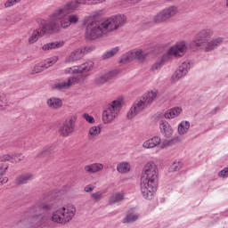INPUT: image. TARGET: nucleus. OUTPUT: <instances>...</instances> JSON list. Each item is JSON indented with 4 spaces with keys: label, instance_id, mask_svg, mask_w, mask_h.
<instances>
[{
    "label": "nucleus",
    "instance_id": "11",
    "mask_svg": "<svg viewBox=\"0 0 228 228\" xmlns=\"http://www.w3.org/2000/svg\"><path fill=\"white\" fill-rule=\"evenodd\" d=\"M176 12L177 8L175 6L167 7L153 16L152 22L154 24H163V22H167L168 19H172V17L175 15Z\"/></svg>",
    "mask_w": 228,
    "mask_h": 228
},
{
    "label": "nucleus",
    "instance_id": "42",
    "mask_svg": "<svg viewBox=\"0 0 228 228\" xmlns=\"http://www.w3.org/2000/svg\"><path fill=\"white\" fill-rule=\"evenodd\" d=\"M21 0H7L4 3V8H11V6H15V4H18Z\"/></svg>",
    "mask_w": 228,
    "mask_h": 228
},
{
    "label": "nucleus",
    "instance_id": "21",
    "mask_svg": "<svg viewBox=\"0 0 228 228\" xmlns=\"http://www.w3.org/2000/svg\"><path fill=\"white\" fill-rule=\"evenodd\" d=\"M214 32L211 28H203L200 32V42H201V47L206 44V42H209V39L211 37H213Z\"/></svg>",
    "mask_w": 228,
    "mask_h": 228
},
{
    "label": "nucleus",
    "instance_id": "15",
    "mask_svg": "<svg viewBox=\"0 0 228 228\" xmlns=\"http://www.w3.org/2000/svg\"><path fill=\"white\" fill-rule=\"evenodd\" d=\"M56 61H58V58H55L53 60L49 59L45 62L37 64L33 67L31 74H38L39 72H43V70H45V69H49V67H51V65H53V63H56Z\"/></svg>",
    "mask_w": 228,
    "mask_h": 228
},
{
    "label": "nucleus",
    "instance_id": "4",
    "mask_svg": "<svg viewBox=\"0 0 228 228\" xmlns=\"http://www.w3.org/2000/svg\"><path fill=\"white\" fill-rule=\"evenodd\" d=\"M158 166L154 162H147L142 170L141 178V191L142 197L151 200L158 190Z\"/></svg>",
    "mask_w": 228,
    "mask_h": 228
},
{
    "label": "nucleus",
    "instance_id": "14",
    "mask_svg": "<svg viewBox=\"0 0 228 228\" xmlns=\"http://www.w3.org/2000/svg\"><path fill=\"white\" fill-rule=\"evenodd\" d=\"M222 44H224V37H216L212 41L208 42L206 45H202V49L205 51V53H209L211 51H215V49L217 47H220Z\"/></svg>",
    "mask_w": 228,
    "mask_h": 228
},
{
    "label": "nucleus",
    "instance_id": "28",
    "mask_svg": "<svg viewBox=\"0 0 228 228\" xmlns=\"http://www.w3.org/2000/svg\"><path fill=\"white\" fill-rule=\"evenodd\" d=\"M121 200H124V193L117 192L109 198V204H117V202H120Z\"/></svg>",
    "mask_w": 228,
    "mask_h": 228
},
{
    "label": "nucleus",
    "instance_id": "18",
    "mask_svg": "<svg viewBox=\"0 0 228 228\" xmlns=\"http://www.w3.org/2000/svg\"><path fill=\"white\" fill-rule=\"evenodd\" d=\"M104 165L102 163H93L85 166L84 170L86 172V174H97V172H101V170H103Z\"/></svg>",
    "mask_w": 228,
    "mask_h": 228
},
{
    "label": "nucleus",
    "instance_id": "17",
    "mask_svg": "<svg viewBox=\"0 0 228 228\" xmlns=\"http://www.w3.org/2000/svg\"><path fill=\"white\" fill-rule=\"evenodd\" d=\"M159 129L162 134L166 136V138H170L174 133V129H172V126L168 122L160 120L159 122Z\"/></svg>",
    "mask_w": 228,
    "mask_h": 228
},
{
    "label": "nucleus",
    "instance_id": "10",
    "mask_svg": "<svg viewBox=\"0 0 228 228\" xmlns=\"http://www.w3.org/2000/svg\"><path fill=\"white\" fill-rule=\"evenodd\" d=\"M77 120V117L70 116L66 118L63 123L59 126L58 133L61 138H69V136H72L76 132V122Z\"/></svg>",
    "mask_w": 228,
    "mask_h": 228
},
{
    "label": "nucleus",
    "instance_id": "44",
    "mask_svg": "<svg viewBox=\"0 0 228 228\" xmlns=\"http://www.w3.org/2000/svg\"><path fill=\"white\" fill-rule=\"evenodd\" d=\"M13 159H15V157L13 155H10V154H4L0 158L1 161H13Z\"/></svg>",
    "mask_w": 228,
    "mask_h": 228
},
{
    "label": "nucleus",
    "instance_id": "24",
    "mask_svg": "<svg viewBox=\"0 0 228 228\" xmlns=\"http://www.w3.org/2000/svg\"><path fill=\"white\" fill-rule=\"evenodd\" d=\"M66 4H69V10H71L72 13H74V12H76V10L79 8L80 4H87L88 0H75V1L68 2Z\"/></svg>",
    "mask_w": 228,
    "mask_h": 228
},
{
    "label": "nucleus",
    "instance_id": "47",
    "mask_svg": "<svg viewBox=\"0 0 228 228\" xmlns=\"http://www.w3.org/2000/svg\"><path fill=\"white\" fill-rule=\"evenodd\" d=\"M51 151H54V146L45 147L43 151V154H47L48 152H51Z\"/></svg>",
    "mask_w": 228,
    "mask_h": 228
},
{
    "label": "nucleus",
    "instance_id": "36",
    "mask_svg": "<svg viewBox=\"0 0 228 228\" xmlns=\"http://www.w3.org/2000/svg\"><path fill=\"white\" fill-rule=\"evenodd\" d=\"M138 220V215L128 214L123 219V224H132V222H136Z\"/></svg>",
    "mask_w": 228,
    "mask_h": 228
},
{
    "label": "nucleus",
    "instance_id": "2",
    "mask_svg": "<svg viewBox=\"0 0 228 228\" xmlns=\"http://www.w3.org/2000/svg\"><path fill=\"white\" fill-rule=\"evenodd\" d=\"M72 13L69 4H66L57 9H55L48 17V20H43L42 22L45 24H57L58 30L52 31V33H60L61 29H67L70 28L71 24H77L79 22V17Z\"/></svg>",
    "mask_w": 228,
    "mask_h": 228
},
{
    "label": "nucleus",
    "instance_id": "38",
    "mask_svg": "<svg viewBox=\"0 0 228 228\" xmlns=\"http://www.w3.org/2000/svg\"><path fill=\"white\" fill-rule=\"evenodd\" d=\"M180 168H183V163L181 161H175L169 167V172H178Z\"/></svg>",
    "mask_w": 228,
    "mask_h": 228
},
{
    "label": "nucleus",
    "instance_id": "45",
    "mask_svg": "<svg viewBox=\"0 0 228 228\" xmlns=\"http://www.w3.org/2000/svg\"><path fill=\"white\" fill-rule=\"evenodd\" d=\"M218 176L223 177L224 179H225V177H228V167H224L223 170H221L218 173Z\"/></svg>",
    "mask_w": 228,
    "mask_h": 228
},
{
    "label": "nucleus",
    "instance_id": "33",
    "mask_svg": "<svg viewBox=\"0 0 228 228\" xmlns=\"http://www.w3.org/2000/svg\"><path fill=\"white\" fill-rule=\"evenodd\" d=\"M168 58V54H164L161 59H159L157 62H155L152 67L151 70H158L160 67H163L165 65V61Z\"/></svg>",
    "mask_w": 228,
    "mask_h": 228
},
{
    "label": "nucleus",
    "instance_id": "40",
    "mask_svg": "<svg viewBox=\"0 0 228 228\" xmlns=\"http://www.w3.org/2000/svg\"><path fill=\"white\" fill-rule=\"evenodd\" d=\"M82 117L86 122H88V124H95V118H94L90 114L84 113Z\"/></svg>",
    "mask_w": 228,
    "mask_h": 228
},
{
    "label": "nucleus",
    "instance_id": "50",
    "mask_svg": "<svg viewBox=\"0 0 228 228\" xmlns=\"http://www.w3.org/2000/svg\"><path fill=\"white\" fill-rule=\"evenodd\" d=\"M171 142L173 143H179V142H181V137L180 136L174 137Z\"/></svg>",
    "mask_w": 228,
    "mask_h": 228
},
{
    "label": "nucleus",
    "instance_id": "26",
    "mask_svg": "<svg viewBox=\"0 0 228 228\" xmlns=\"http://www.w3.org/2000/svg\"><path fill=\"white\" fill-rule=\"evenodd\" d=\"M102 129V127H101V126H92L88 131V135H87L88 139L94 140V138H95V136H99V134H101Z\"/></svg>",
    "mask_w": 228,
    "mask_h": 228
},
{
    "label": "nucleus",
    "instance_id": "37",
    "mask_svg": "<svg viewBox=\"0 0 228 228\" xmlns=\"http://www.w3.org/2000/svg\"><path fill=\"white\" fill-rule=\"evenodd\" d=\"M184 76H186V73L184 71H183L180 68H178L175 74L172 76L173 79L175 81H177L179 79H181L182 77H184Z\"/></svg>",
    "mask_w": 228,
    "mask_h": 228
},
{
    "label": "nucleus",
    "instance_id": "49",
    "mask_svg": "<svg viewBox=\"0 0 228 228\" xmlns=\"http://www.w3.org/2000/svg\"><path fill=\"white\" fill-rule=\"evenodd\" d=\"M84 191H86V193H90V191H94V187L92 185H86L84 188Z\"/></svg>",
    "mask_w": 228,
    "mask_h": 228
},
{
    "label": "nucleus",
    "instance_id": "46",
    "mask_svg": "<svg viewBox=\"0 0 228 228\" xmlns=\"http://www.w3.org/2000/svg\"><path fill=\"white\" fill-rule=\"evenodd\" d=\"M6 170H8V165L0 166V177L6 174Z\"/></svg>",
    "mask_w": 228,
    "mask_h": 228
},
{
    "label": "nucleus",
    "instance_id": "9",
    "mask_svg": "<svg viewBox=\"0 0 228 228\" xmlns=\"http://www.w3.org/2000/svg\"><path fill=\"white\" fill-rule=\"evenodd\" d=\"M120 110H122V100H114L109 103L107 110L102 113V120L104 124H110V122H113V120L118 117Z\"/></svg>",
    "mask_w": 228,
    "mask_h": 228
},
{
    "label": "nucleus",
    "instance_id": "34",
    "mask_svg": "<svg viewBox=\"0 0 228 228\" xmlns=\"http://www.w3.org/2000/svg\"><path fill=\"white\" fill-rule=\"evenodd\" d=\"M133 60H134L133 57V52H129L121 56L119 63H129V61H133Z\"/></svg>",
    "mask_w": 228,
    "mask_h": 228
},
{
    "label": "nucleus",
    "instance_id": "13",
    "mask_svg": "<svg viewBox=\"0 0 228 228\" xmlns=\"http://www.w3.org/2000/svg\"><path fill=\"white\" fill-rule=\"evenodd\" d=\"M117 74H118V72L114 70L97 75L94 80V83L96 86H102V85L108 83L110 79H113Z\"/></svg>",
    "mask_w": 228,
    "mask_h": 228
},
{
    "label": "nucleus",
    "instance_id": "51",
    "mask_svg": "<svg viewBox=\"0 0 228 228\" xmlns=\"http://www.w3.org/2000/svg\"><path fill=\"white\" fill-rule=\"evenodd\" d=\"M8 183V177H4L2 181H0V184H6Z\"/></svg>",
    "mask_w": 228,
    "mask_h": 228
},
{
    "label": "nucleus",
    "instance_id": "48",
    "mask_svg": "<svg viewBox=\"0 0 228 228\" xmlns=\"http://www.w3.org/2000/svg\"><path fill=\"white\" fill-rule=\"evenodd\" d=\"M90 4H100V3H104L106 0H87Z\"/></svg>",
    "mask_w": 228,
    "mask_h": 228
},
{
    "label": "nucleus",
    "instance_id": "43",
    "mask_svg": "<svg viewBox=\"0 0 228 228\" xmlns=\"http://www.w3.org/2000/svg\"><path fill=\"white\" fill-rule=\"evenodd\" d=\"M14 159L12 160V163H20V161H24V156L22 154H14Z\"/></svg>",
    "mask_w": 228,
    "mask_h": 228
},
{
    "label": "nucleus",
    "instance_id": "29",
    "mask_svg": "<svg viewBox=\"0 0 228 228\" xmlns=\"http://www.w3.org/2000/svg\"><path fill=\"white\" fill-rule=\"evenodd\" d=\"M10 106V102H8V98H6V94L0 93V110L4 111Z\"/></svg>",
    "mask_w": 228,
    "mask_h": 228
},
{
    "label": "nucleus",
    "instance_id": "6",
    "mask_svg": "<svg viewBox=\"0 0 228 228\" xmlns=\"http://www.w3.org/2000/svg\"><path fill=\"white\" fill-rule=\"evenodd\" d=\"M158 97V93L156 91H151L147 94H144L139 100L135 101L127 113V118L129 120L134 118L138 113H141V111L146 108L149 104H151V102H154V99Z\"/></svg>",
    "mask_w": 228,
    "mask_h": 228
},
{
    "label": "nucleus",
    "instance_id": "27",
    "mask_svg": "<svg viewBox=\"0 0 228 228\" xmlns=\"http://www.w3.org/2000/svg\"><path fill=\"white\" fill-rule=\"evenodd\" d=\"M190 130V121H182L178 125V134H186Z\"/></svg>",
    "mask_w": 228,
    "mask_h": 228
},
{
    "label": "nucleus",
    "instance_id": "52",
    "mask_svg": "<svg viewBox=\"0 0 228 228\" xmlns=\"http://www.w3.org/2000/svg\"><path fill=\"white\" fill-rule=\"evenodd\" d=\"M132 4H136V3H140L142 0H128Z\"/></svg>",
    "mask_w": 228,
    "mask_h": 228
},
{
    "label": "nucleus",
    "instance_id": "1",
    "mask_svg": "<svg viewBox=\"0 0 228 228\" xmlns=\"http://www.w3.org/2000/svg\"><path fill=\"white\" fill-rule=\"evenodd\" d=\"M127 22V17L124 14H118L107 19L104 21H97L92 16H86L83 24H86L85 37L86 40H97L109 37L111 31L122 28Z\"/></svg>",
    "mask_w": 228,
    "mask_h": 228
},
{
    "label": "nucleus",
    "instance_id": "30",
    "mask_svg": "<svg viewBox=\"0 0 228 228\" xmlns=\"http://www.w3.org/2000/svg\"><path fill=\"white\" fill-rule=\"evenodd\" d=\"M118 51H120V48H118V46L108 50L102 54V60H109V58H113V56H115V54L118 53Z\"/></svg>",
    "mask_w": 228,
    "mask_h": 228
},
{
    "label": "nucleus",
    "instance_id": "22",
    "mask_svg": "<svg viewBox=\"0 0 228 228\" xmlns=\"http://www.w3.org/2000/svg\"><path fill=\"white\" fill-rule=\"evenodd\" d=\"M183 109H181V107H175L166 111L164 117L165 118L168 119L175 118V117H179V115H181Z\"/></svg>",
    "mask_w": 228,
    "mask_h": 228
},
{
    "label": "nucleus",
    "instance_id": "54",
    "mask_svg": "<svg viewBox=\"0 0 228 228\" xmlns=\"http://www.w3.org/2000/svg\"><path fill=\"white\" fill-rule=\"evenodd\" d=\"M226 8H228V0H226Z\"/></svg>",
    "mask_w": 228,
    "mask_h": 228
},
{
    "label": "nucleus",
    "instance_id": "16",
    "mask_svg": "<svg viewBox=\"0 0 228 228\" xmlns=\"http://www.w3.org/2000/svg\"><path fill=\"white\" fill-rule=\"evenodd\" d=\"M85 56L83 50L77 49L73 51L68 57L65 59V63H74V61H77V60H81Z\"/></svg>",
    "mask_w": 228,
    "mask_h": 228
},
{
    "label": "nucleus",
    "instance_id": "39",
    "mask_svg": "<svg viewBox=\"0 0 228 228\" xmlns=\"http://www.w3.org/2000/svg\"><path fill=\"white\" fill-rule=\"evenodd\" d=\"M91 199L94 200L95 202H99L102 199V192L97 191L91 194Z\"/></svg>",
    "mask_w": 228,
    "mask_h": 228
},
{
    "label": "nucleus",
    "instance_id": "31",
    "mask_svg": "<svg viewBox=\"0 0 228 228\" xmlns=\"http://www.w3.org/2000/svg\"><path fill=\"white\" fill-rule=\"evenodd\" d=\"M117 170L119 172V174H127V172L131 170V165H129L127 162L120 163L118 165Z\"/></svg>",
    "mask_w": 228,
    "mask_h": 228
},
{
    "label": "nucleus",
    "instance_id": "3",
    "mask_svg": "<svg viewBox=\"0 0 228 228\" xmlns=\"http://www.w3.org/2000/svg\"><path fill=\"white\" fill-rule=\"evenodd\" d=\"M94 69V61L84 62L79 66H73L67 68L65 74H74L75 76L69 77L66 82L55 83L53 86V90H67L74 85H79V83H85V79L88 77V72Z\"/></svg>",
    "mask_w": 228,
    "mask_h": 228
},
{
    "label": "nucleus",
    "instance_id": "7",
    "mask_svg": "<svg viewBox=\"0 0 228 228\" xmlns=\"http://www.w3.org/2000/svg\"><path fill=\"white\" fill-rule=\"evenodd\" d=\"M76 216V207L74 205H69L62 207L52 215L51 220L55 224H61V225H67L71 222L72 218Z\"/></svg>",
    "mask_w": 228,
    "mask_h": 228
},
{
    "label": "nucleus",
    "instance_id": "41",
    "mask_svg": "<svg viewBox=\"0 0 228 228\" xmlns=\"http://www.w3.org/2000/svg\"><path fill=\"white\" fill-rule=\"evenodd\" d=\"M179 68L186 74H188L190 69H191V64L190 62H183Z\"/></svg>",
    "mask_w": 228,
    "mask_h": 228
},
{
    "label": "nucleus",
    "instance_id": "53",
    "mask_svg": "<svg viewBox=\"0 0 228 228\" xmlns=\"http://www.w3.org/2000/svg\"><path fill=\"white\" fill-rule=\"evenodd\" d=\"M166 3H171L172 1H175V0H164Z\"/></svg>",
    "mask_w": 228,
    "mask_h": 228
},
{
    "label": "nucleus",
    "instance_id": "12",
    "mask_svg": "<svg viewBox=\"0 0 228 228\" xmlns=\"http://www.w3.org/2000/svg\"><path fill=\"white\" fill-rule=\"evenodd\" d=\"M188 51V45L186 42L181 41L175 44V45L172 46L168 52L167 56H175V58H183L184 53Z\"/></svg>",
    "mask_w": 228,
    "mask_h": 228
},
{
    "label": "nucleus",
    "instance_id": "23",
    "mask_svg": "<svg viewBox=\"0 0 228 228\" xmlns=\"http://www.w3.org/2000/svg\"><path fill=\"white\" fill-rule=\"evenodd\" d=\"M32 179L33 175L31 173L23 174L16 178L15 183L18 185L28 184L29 181H32Z\"/></svg>",
    "mask_w": 228,
    "mask_h": 228
},
{
    "label": "nucleus",
    "instance_id": "35",
    "mask_svg": "<svg viewBox=\"0 0 228 228\" xmlns=\"http://www.w3.org/2000/svg\"><path fill=\"white\" fill-rule=\"evenodd\" d=\"M132 54H133L134 60H136L137 58L139 61H145L146 54L143 53L142 50L134 51L132 52Z\"/></svg>",
    "mask_w": 228,
    "mask_h": 228
},
{
    "label": "nucleus",
    "instance_id": "19",
    "mask_svg": "<svg viewBox=\"0 0 228 228\" xmlns=\"http://www.w3.org/2000/svg\"><path fill=\"white\" fill-rule=\"evenodd\" d=\"M65 45V41L59 40L45 44L42 46L43 51H53V49H61Z\"/></svg>",
    "mask_w": 228,
    "mask_h": 228
},
{
    "label": "nucleus",
    "instance_id": "32",
    "mask_svg": "<svg viewBox=\"0 0 228 228\" xmlns=\"http://www.w3.org/2000/svg\"><path fill=\"white\" fill-rule=\"evenodd\" d=\"M199 47H200V35H197L190 44L191 51H198Z\"/></svg>",
    "mask_w": 228,
    "mask_h": 228
},
{
    "label": "nucleus",
    "instance_id": "25",
    "mask_svg": "<svg viewBox=\"0 0 228 228\" xmlns=\"http://www.w3.org/2000/svg\"><path fill=\"white\" fill-rule=\"evenodd\" d=\"M63 104L61 99L59 98H50L47 100V105L52 110H58Z\"/></svg>",
    "mask_w": 228,
    "mask_h": 228
},
{
    "label": "nucleus",
    "instance_id": "8",
    "mask_svg": "<svg viewBox=\"0 0 228 228\" xmlns=\"http://www.w3.org/2000/svg\"><path fill=\"white\" fill-rule=\"evenodd\" d=\"M58 29V24L53 23L49 25L41 20L39 28L34 30L31 37H28V44H35V42H38V39L42 38V37L53 35L52 31H57Z\"/></svg>",
    "mask_w": 228,
    "mask_h": 228
},
{
    "label": "nucleus",
    "instance_id": "20",
    "mask_svg": "<svg viewBox=\"0 0 228 228\" xmlns=\"http://www.w3.org/2000/svg\"><path fill=\"white\" fill-rule=\"evenodd\" d=\"M161 143V138L159 136H154L142 143L144 149H153Z\"/></svg>",
    "mask_w": 228,
    "mask_h": 228
},
{
    "label": "nucleus",
    "instance_id": "5",
    "mask_svg": "<svg viewBox=\"0 0 228 228\" xmlns=\"http://www.w3.org/2000/svg\"><path fill=\"white\" fill-rule=\"evenodd\" d=\"M45 200H47V198L44 197L43 200L37 201L30 208L29 213L32 215V222L34 224H44L49 211H53L54 205L47 203Z\"/></svg>",
    "mask_w": 228,
    "mask_h": 228
}]
</instances>
